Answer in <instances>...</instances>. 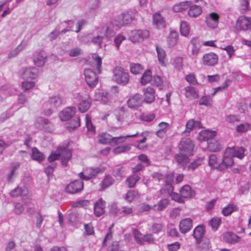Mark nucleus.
<instances>
[{
  "label": "nucleus",
  "mask_w": 251,
  "mask_h": 251,
  "mask_svg": "<svg viewBox=\"0 0 251 251\" xmlns=\"http://www.w3.org/2000/svg\"><path fill=\"white\" fill-rule=\"evenodd\" d=\"M181 152L176 154L175 158L179 165L184 167L189 162V159L188 157V154H185L184 155Z\"/></svg>",
  "instance_id": "nucleus-31"
},
{
  "label": "nucleus",
  "mask_w": 251,
  "mask_h": 251,
  "mask_svg": "<svg viewBox=\"0 0 251 251\" xmlns=\"http://www.w3.org/2000/svg\"><path fill=\"white\" fill-rule=\"evenodd\" d=\"M192 4L191 1H184L181 2L176 3L173 6V10L175 12H181L184 10H186Z\"/></svg>",
  "instance_id": "nucleus-25"
},
{
  "label": "nucleus",
  "mask_w": 251,
  "mask_h": 251,
  "mask_svg": "<svg viewBox=\"0 0 251 251\" xmlns=\"http://www.w3.org/2000/svg\"><path fill=\"white\" fill-rule=\"evenodd\" d=\"M91 104V100L89 96L82 98L78 103V107L80 112L84 113L90 108Z\"/></svg>",
  "instance_id": "nucleus-21"
},
{
  "label": "nucleus",
  "mask_w": 251,
  "mask_h": 251,
  "mask_svg": "<svg viewBox=\"0 0 251 251\" xmlns=\"http://www.w3.org/2000/svg\"><path fill=\"white\" fill-rule=\"evenodd\" d=\"M76 112L75 107H68L64 109L59 113V117L61 121H65L70 119Z\"/></svg>",
  "instance_id": "nucleus-14"
},
{
  "label": "nucleus",
  "mask_w": 251,
  "mask_h": 251,
  "mask_svg": "<svg viewBox=\"0 0 251 251\" xmlns=\"http://www.w3.org/2000/svg\"><path fill=\"white\" fill-rule=\"evenodd\" d=\"M94 214L97 217H100L105 212V202L101 198L97 201L94 204Z\"/></svg>",
  "instance_id": "nucleus-17"
},
{
  "label": "nucleus",
  "mask_w": 251,
  "mask_h": 251,
  "mask_svg": "<svg viewBox=\"0 0 251 251\" xmlns=\"http://www.w3.org/2000/svg\"><path fill=\"white\" fill-rule=\"evenodd\" d=\"M180 31L182 36H188L190 32V27L186 22H181L180 25Z\"/></svg>",
  "instance_id": "nucleus-47"
},
{
  "label": "nucleus",
  "mask_w": 251,
  "mask_h": 251,
  "mask_svg": "<svg viewBox=\"0 0 251 251\" xmlns=\"http://www.w3.org/2000/svg\"><path fill=\"white\" fill-rule=\"evenodd\" d=\"M221 223V219L218 217H215L213 218L209 221V224L213 229L216 230L219 226Z\"/></svg>",
  "instance_id": "nucleus-57"
},
{
  "label": "nucleus",
  "mask_w": 251,
  "mask_h": 251,
  "mask_svg": "<svg viewBox=\"0 0 251 251\" xmlns=\"http://www.w3.org/2000/svg\"><path fill=\"white\" fill-rule=\"evenodd\" d=\"M86 126L88 131L94 133L95 132V127L93 126L90 117L86 114L85 116Z\"/></svg>",
  "instance_id": "nucleus-55"
},
{
  "label": "nucleus",
  "mask_w": 251,
  "mask_h": 251,
  "mask_svg": "<svg viewBox=\"0 0 251 251\" xmlns=\"http://www.w3.org/2000/svg\"><path fill=\"white\" fill-rule=\"evenodd\" d=\"M207 148L210 151H218L222 149L220 144L216 140H212L208 143Z\"/></svg>",
  "instance_id": "nucleus-35"
},
{
  "label": "nucleus",
  "mask_w": 251,
  "mask_h": 251,
  "mask_svg": "<svg viewBox=\"0 0 251 251\" xmlns=\"http://www.w3.org/2000/svg\"><path fill=\"white\" fill-rule=\"evenodd\" d=\"M20 163L16 162L14 163L11 168L10 174L8 175L7 179L9 182H12L13 181L15 175L16 170L19 168Z\"/></svg>",
  "instance_id": "nucleus-49"
},
{
  "label": "nucleus",
  "mask_w": 251,
  "mask_h": 251,
  "mask_svg": "<svg viewBox=\"0 0 251 251\" xmlns=\"http://www.w3.org/2000/svg\"><path fill=\"white\" fill-rule=\"evenodd\" d=\"M251 19L245 16L240 17L236 24L235 27L237 30H247L251 27Z\"/></svg>",
  "instance_id": "nucleus-12"
},
{
  "label": "nucleus",
  "mask_w": 251,
  "mask_h": 251,
  "mask_svg": "<svg viewBox=\"0 0 251 251\" xmlns=\"http://www.w3.org/2000/svg\"><path fill=\"white\" fill-rule=\"evenodd\" d=\"M173 65L176 69L180 70L183 67L182 58L180 57H176L173 62Z\"/></svg>",
  "instance_id": "nucleus-60"
},
{
  "label": "nucleus",
  "mask_w": 251,
  "mask_h": 251,
  "mask_svg": "<svg viewBox=\"0 0 251 251\" xmlns=\"http://www.w3.org/2000/svg\"><path fill=\"white\" fill-rule=\"evenodd\" d=\"M174 188L172 184L170 183L167 182L164 187L160 189V193L162 197H165L170 195V194L173 191Z\"/></svg>",
  "instance_id": "nucleus-39"
},
{
  "label": "nucleus",
  "mask_w": 251,
  "mask_h": 251,
  "mask_svg": "<svg viewBox=\"0 0 251 251\" xmlns=\"http://www.w3.org/2000/svg\"><path fill=\"white\" fill-rule=\"evenodd\" d=\"M151 72L148 70L144 72L141 78V83L143 85H145L152 80Z\"/></svg>",
  "instance_id": "nucleus-38"
},
{
  "label": "nucleus",
  "mask_w": 251,
  "mask_h": 251,
  "mask_svg": "<svg viewBox=\"0 0 251 251\" xmlns=\"http://www.w3.org/2000/svg\"><path fill=\"white\" fill-rule=\"evenodd\" d=\"M114 182L113 178L110 176H106L102 181V187L103 189L110 186Z\"/></svg>",
  "instance_id": "nucleus-64"
},
{
  "label": "nucleus",
  "mask_w": 251,
  "mask_h": 251,
  "mask_svg": "<svg viewBox=\"0 0 251 251\" xmlns=\"http://www.w3.org/2000/svg\"><path fill=\"white\" fill-rule=\"evenodd\" d=\"M194 144L189 138L182 139L179 145L178 148L180 152L188 155H191L193 151Z\"/></svg>",
  "instance_id": "nucleus-6"
},
{
  "label": "nucleus",
  "mask_w": 251,
  "mask_h": 251,
  "mask_svg": "<svg viewBox=\"0 0 251 251\" xmlns=\"http://www.w3.org/2000/svg\"><path fill=\"white\" fill-rule=\"evenodd\" d=\"M80 125V119L78 117H75L67 126V128L72 131L76 128L78 127Z\"/></svg>",
  "instance_id": "nucleus-37"
},
{
  "label": "nucleus",
  "mask_w": 251,
  "mask_h": 251,
  "mask_svg": "<svg viewBox=\"0 0 251 251\" xmlns=\"http://www.w3.org/2000/svg\"><path fill=\"white\" fill-rule=\"evenodd\" d=\"M140 179V176L139 174H133L126 179V182L128 185V187H134L137 182Z\"/></svg>",
  "instance_id": "nucleus-36"
},
{
  "label": "nucleus",
  "mask_w": 251,
  "mask_h": 251,
  "mask_svg": "<svg viewBox=\"0 0 251 251\" xmlns=\"http://www.w3.org/2000/svg\"><path fill=\"white\" fill-rule=\"evenodd\" d=\"M35 126L38 128L44 129L48 132H51L53 129L52 124L48 120L43 117H38L37 119Z\"/></svg>",
  "instance_id": "nucleus-10"
},
{
  "label": "nucleus",
  "mask_w": 251,
  "mask_h": 251,
  "mask_svg": "<svg viewBox=\"0 0 251 251\" xmlns=\"http://www.w3.org/2000/svg\"><path fill=\"white\" fill-rule=\"evenodd\" d=\"M33 63L38 67L43 66L47 60V55L44 51L36 52L33 57Z\"/></svg>",
  "instance_id": "nucleus-15"
},
{
  "label": "nucleus",
  "mask_w": 251,
  "mask_h": 251,
  "mask_svg": "<svg viewBox=\"0 0 251 251\" xmlns=\"http://www.w3.org/2000/svg\"><path fill=\"white\" fill-rule=\"evenodd\" d=\"M139 134L138 132L133 134V135H127L125 136H119V137H112L111 142H110V145L112 146H115L117 144H121L124 143L126 138L129 137H135Z\"/></svg>",
  "instance_id": "nucleus-24"
},
{
  "label": "nucleus",
  "mask_w": 251,
  "mask_h": 251,
  "mask_svg": "<svg viewBox=\"0 0 251 251\" xmlns=\"http://www.w3.org/2000/svg\"><path fill=\"white\" fill-rule=\"evenodd\" d=\"M111 23L112 25L119 27L126 25L122 14L117 16L111 22Z\"/></svg>",
  "instance_id": "nucleus-50"
},
{
  "label": "nucleus",
  "mask_w": 251,
  "mask_h": 251,
  "mask_svg": "<svg viewBox=\"0 0 251 251\" xmlns=\"http://www.w3.org/2000/svg\"><path fill=\"white\" fill-rule=\"evenodd\" d=\"M92 59L93 63L95 64V66L96 67L98 73H101V58L98 54L95 53L92 55Z\"/></svg>",
  "instance_id": "nucleus-43"
},
{
  "label": "nucleus",
  "mask_w": 251,
  "mask_h": 251,
  "mask_svg": "<svg viewBox=\"0 0 251 251\" xmlns=\"http://www.w3.org/2000/svg\"><path fill=\"white\" fill-rule=\"evenodd\" d=\"M237 209L238 208L236 205L233 204H229L223 208L222 213L225 216H227L234 211H237Z\"/></svg>",
  "instance_id": "nucleus-40"
},
{
  "label": "nucleus",
  "mask_w": 251,
  "mask_h": 251,
  "mask_svg": "<svg viewBox=\"0 0 251 251\" xmlns=\"http://www.w3.org/2000/svg\"><path fill=\"white\" fill-rule=\"evenodd\" d=\"M39 74L38 70L35 67L23 68L20 73V75L24 79L36 78Z\"/></svg>",
  "instance_id": "nucleus-7"
},
{
  "label": "nucleus",
  "mask_w": 251,
  "mask_h": 251,
  "mask_svg": "<svg viewBox=\"0 0 251 251\" xmlns=\"http://www.w3.org/2000/svg\"><path fill=\"white\" fill-rule=\"evenodd\" d=\"M180 194L182 197L184 198H190L194 195L190 186L186 185L183 186L180 190Z\"/></svg>",
  "instance_id": "nucleus-33"
},
{
  "label": "nucleus",
  "mask_w": 251,
  "mask_h": 251,
  "mask_svg": "<svg viewBox=\"0 0 251 251\" xmlns=\"http://www.w3.org/2000/svg\"><path fill=\"white\" fill-rule=\"evenodd\" d=\"M26 46V44L23 41L15 49L11 51L8 54V57L12 58L16 56L18 53L23 50Z\"/></svg>",
  "instance_id": "nucleus-44"
},
{
  "label": "nucleus",
  "mask_w": 251,
  "mask_h": 251,
  "mask_svg": "<svg viewBox=\"0 0 251 251\" xmlns=\"http://www.w3.org/2000/svg\"><path fill=\"white\" fill-rule=\"evenodd\" d=\"M202 13L201 6L196 4L191 5L188 11V15L193 18H197Z\"/></svg>",
  "instance_id": "nucleus-28"
},
{
  "label": "nucleus",
  "mask_w": 251,
  "mask_h": 251,
  "mask_svg": "<svg viewBox=\"0 0 251 251\" xmlns=\"http://www.w3.org/2000/svg\"><path fill=\"white\" fill-rule=\"evenodd\" d=\"M130 149L131 146L129 145L119 146L113 150V152L114 154H119L122 152L129 151Z\"/></svg>",
  "instance_id": "nucleus-52"
},
{
  "label": "nucleus",
  "mask_w": 251,
  "mask_h": 251,
  "mask_svg": "<svg viewBox=\"0 0 251 251\" xmlns=\"http://www.w3.org/2000/svg\"><path fill=\"white\" fill-rule=\"evenodd\" d=\"M138 196V192L134 190L128 191L126 195V199L128 201H133Z\"/></svg>",
  "instance_id": "nucleus-62"
},
{
  "label": "nucleus",
  "mask_w": 251,
  "mask_h": 251,
  "mask_svg": "<svg viewBox=\"0 0 251 251\" xmlns=\"http://www.w3.org/2000/svg\"><path fill=\"white\" fill-rule=\"evenodd\" d=\"M124 18V21L126 25H128L132 22L134 20L136 14V11H133V12H127L121 14Z\"/></svg>",
  "instance_id": "nucleus-34"
},
{
  "label": "nucleus",
  "mask_w": 251,
  "mask_h": 251,
  "mask_svg": "<svg viewBox=\"0 0 251 251\" xmlns=\"http://www.w3.org/2000/svg\"><path fill=\"white\" fill-rule=\"evenodd\" d=\"M204 233V229L202 226H198L194 229L193 236L196 239L198 244H199L201 241V239L203 236Z\"/></svg>",
  "instance_id": "nucleus-30"
},
{
  "label": "nucleus",
  "mask_w": 251,
  "mask_h": 251,
  "mask_svg": "<svg viewBox=\"0 0 251 251\" xmlns=\"http://www.w3.org/2000/svg\"><path fill=\"white\" fill-rule=\"evenodd\" d=\"M130 72L131 73L137 75L140 74L143 68L140 64H131L130 67Z\"/></svg>",
  "instance_id": "nucleus-54"
},
{
  "label": "nucleus",
  "mask_w": 251,
  "mask_h": 251,
  "mask_svg": "<svg viewBox=\"0 0 251 251\" xmlns=\"http://www.w3.org/2000/svg\"><path fill=\"white\" fill-rule=\"evenodd\" d=\"M113 79L117 83L124 86L128 82L129 80V74L126 72L123 68L116 67L113 71Z\"/></svg>",
  "instance_id": "nucleus-2"
},
{
  "label": "nucleus",
  "mask_w": 251,
  "mask_h": 251,
  "mask_svg": "<svg viewBox=\"0 0 251 251\" xmlns=\"http://www.w3.org/2000/svg\"><path fill=\"white\" fill-rule=\"evenodd\" d=\"M212 103V99L210 96H204L201 98L199 101L200 105L206 106H211Z\"/></svg>",
  "instance_id": "nucleus-53"
},
{
  "label": "nucleus",
  "mask_w": 251,
  "mask_h": 251,
  "mask_svg": "<svg viewBox=\"0 0 251 251\" xmlns=\"http://www.w3.org/2000/svg\"><path fill=\"white\" fill-rule=\"evenodd\" d=\"M111 140V135L109 134L102 133L98 136V142L100 144L110 145Z\"/></svg>",
  "instance_id": "nucleus-42"
},
{
  "label": "nucleus",
  "mask_w": 251,
  "mask_h": 251,
  "mask_svg": "<svg viewBox=\"0 0 251 251\" xmlns=\"http://www.w3.org/2000/svg\"><path fill=\"white\" fill-rule=\"evenodd\" d=\"M68 221L71 223H75L78 221L79 215L77 212H73L67 216Z\"/></svg>",
  "instance_id": "nucleus-63"
},
{
  "label": "nucleus",
  "mask_w": 251,
  "mask_h": 251,
  "mask_svg": "<svg viewBox=\"0 0 251 251\" xmlns=\"http://www.w3.org/2000/svg\"><path fill=\"white\" fill-rule=\"evenodd\" d=\"M85 80L90 87H95L98 83V77L96 73L90 69H85L84 70Z\"/></svg>",
  "instance_id": "nucleus-8"
},
{
  "label": "nucleus",
  "mask_w": 251,
  "mask_h": 251,
  "mask_svg": "<svg viewBox=\"0 0 251 251\" xmlns=\"http://www.w3.org/2000/svg\"><path fill=\"white\" fill-rule=\"evenodd\" d=\"M202 160L201 159L195 160L194 162L191 163L187 167V170L189 171H193L195 170L198 166L201 165Z\"/></svg>",
  "instance_id": "nucleus-61"
},
{
  "label": "nucleus",
  "mask_w": 251,
  "mask_h": 251,
  "mask_svg": "<svg viewBox=\"0 0 251 251\" xmlns=\"http://www.w3.org/2000/svg\"><path fill=\"white\" fill-rule=\"evenodd\" d=\"M64 102V100L62 97L59 95H53L50 97L48 103L51 107L56 108L60 106Z\"/></svg>",
  "instance_id": "nucleus-18"
},
{
  "label": "nucleus",
  "mask_w": 251,
  "mask_h": 251,
  "mask_svg": "<svg viewBox=\"0 0 251 251\" xmlns=\"http://www.w3.org/2000/svg\"><path fill=\"white\" fill-rule=\"evenodd\" d=\"M149 32L147 30H133L128 34L129 39L133 43H139L149 37Z\"/></svg>",
  "instance_id": "nucleus-3"
},
{
  "label": "nucleus",
  "mask_w": 251,
  "mask_h": 251,
  "mask_svg": "<svg viewBox=\"0 0 251 251\" xmlns=\"http://www.w3.org/2000/svg\"><path fill=\"white\" fill-rule=\"evenodd\" d=\"M156 50L159 64L163 66H165L166 54L165 50L158 46H156Z\"/></svg>",
  "instance_id": "nucleus-27"
},
{
  "label": "nucleus",
  "mask_w": 251,
  "mask_h": 251,
  "mask_svg": "<svg viewBox=\"0 0 251 251\" xmlns=\"http://www.w3.org/2000/svg\"><path fill=\"white\" fill-rule=\"evenodd\" d=\"M153 23L158 28H162L165 27V22L159 13H156L153 15Z\"/></svg>",
  "instance_id": "nucleus-29"
},
{
  "label": "nucleus",
  "mask_w": 251,
  "mask_h": 251,
  "mask_svg": "<svg viewBox=\"0 0 251 251\" xmlns=\"http://www.w3.org/2000/svg\"><path fill=\"white\" fill-rule=\"evenodd\" d=\"M57 164L56 163H53L48 166L45 170L46 174L49 177H51L52 174L54 172V169L56 167Z\"/></svg>",
  "instance_id": "nucleus-58"
},
{
  "label": "nucleus",
  "mask_w": 251,
  "mask_h": 251,
  "mask_svg": "<svg viewBox=\"0 0 251 251\" xmlns=\"http://www.w3.org/2000/svg\"><path fill=\"white\" fill-rule=\"evenodd\" d=\"M155 115L154 113H142L139 116V119L147 122H151L155 118Z\"/></svg>",
  "instance_id": "nucleus-51"
},
{
  "label": "nucleus",
  "mask_w": 251,
  "mask_h": 251,
  "mask_svg": "<svg viewBox=\"0 0 251 251\" xmlns=\"http://www.w3.org/2000/svg\"><path fill=\"white\" fill-rule=\"evenodd\" d=\"M103 169L100 167L88 168L83 172L79 174V176L82 179L88 180L94 178L99 174L102 173Z\"/></svg>",
  "instance_id": "nucleus-5"
},
{
  "label": "nucleus",
  "mask_w": 251,
  "mask_h": 251,
  "mask_svg": "<svg viewBox=\"0 0 251 251\" xmlns=\"http://www.w3.org/2000/svg\"><path fill=\"white\" fill-rule=\"evenodd\" d=\"M60 154L61 156V162L62 164L64 166H67L68 165V162L70 160L72 157L71 151L67 149H64L62 151Z\"/></svg>",
  "instance_id": "nucleus-32"
},
{
  "label": "nucleus",
  "mask_w": 251,
  "mask_h": 251,
  "mask_svg": "<svg viewBox=\"0 0 251 251\" xmlns=\"http://www.w3.org/2000/svg\"><path fill=\"white\" fill-rule=\"evenodd\" d=\"M32 158L33 160L40 162L44 160L45 156L36 148H33L32 149Z\"/></svg>",
  "instance_id": "nucleus-41"
},
{
  "label": "nucleus",
  "mask_w": 251,
  "mask_h": 251,
  "mask_svg": "<svg viewBox=\"0 0 251 251\" xmlns=\"http://www.w3.org/2000/svg\"><path fill=\"white\" fill-rule=\"evenodd\" d=\"M184 94L189 99H196L199 97L198 90L193 86H187L183 89Z\"/></svg>",
  "instance_id": "nucleus-19"
},
{
  "label": "nucleus",
  "mask_w": 251,
  "mask_h": 251,
  "mask_svg": "<svg viewBox=\"0 0 251 251\" xmlns=\"http://www.w3.org/2000/svg\"><path fill=\"white\" fill-rule=\"evenodd\" d=\"M143 102L142 96L139 93L131 96L127 101V105L131 108H136L140 106Z\"/></svg>",
  "instance_id": "nucleus-13"
},
{
  "label": "nucleus",
  "mask_w": 251,
  "mask_h": 251,
  "mask_svg": "<svg viewBox=\"0 0 251 251\" xmlns=\"http://www.w3.org/2000/svg\"><path fill=\"white\" fill-rule=\"evenodd\" d=\"M193 226L192 220L190 218H185L179 223V230L180 232L185 234L190 231Z\"/></svg>",
  "instance_id": "nucleus-16"
},
{
  "label": "nucleus",
  "mask_w": 251,
  "mask_h": 251,
  "mask_svg": "<svg viewBox=\"0 0 251 251\" xmlns=\"http://www.w3.org/2000/svg\"><path fill=\"white\" fill-rule=\"evenodd\" d=\"M251 130V123H245L238 125L236 130L238 133H243Z\"/></svg>",
  "instance_id": "nucleus-45"
},
{
  "label": "nucleus",
  "mask_w": 251,
  "mask_h": 251,
  "mask_svg": "<svg viewBox=\"0 0 251 251\" xmlns=\"http://www.w3.org/2000/svg\"><path fill=\"white\" fill-rule=\"evenodd\" d=\"M169 200L168 199L164 198L160 200L157 204V209L158 211H162L168 205Z\"/></svg>",
  "instance_id": "nucleus-56"
},
{
  "label": "nucleus",
  "mask_w": 251,
  "mask_h": 251,
  "mask_svg": "<svg viewBox=\"0 0 251 251\" xmlns=\"http://www.w3.org/2000/svg\"><path fill=\"white\" fill-rule=\"evenodd\" d=\"M178 40V35L176 32H171L168 39L169 46L170 47H174L177 43Z\"/></svg>",
  "instance_id": "nucleus-46"
},
{
  "label": "nucleus",
  "mask_w": 251,
  "mask_h": 251,
  "mask_svg": "<svg viewBox=\"0 0 251 251\" xmlns=\"http://www.w3.org/2000/svg\"><path fill=\"white\" fill-rule=\"evenodd\" d=\"M219 15L214 12L210 14L206 18L205 22L208 26L211 28H216L218 26L219 22Z\"/></svg>",
  "instance_id": "nucleus-20"
},
{
  "label": "nucleus",
  "mask_w": 251,
  "mask_h": 251,
  "mask_svg": "<svg viewBox=\"0 0 251 251\" xmlns=\"http://www.w3.org/2000/svg\"><path fill=\"white\" fill-rule=\"evenodd\" d=\"M113 25L111 22L108 25L103 24L98 26L96 31L98 33L102 34L104 38L109 40L116 34L115 31L113 28Z\"/></svg>",
  "instance_id": "nucleus-4"
},
{
  "label": "nucleus",
  "mask_w": 251,
  "mask_h": 251,
  "mask_svg": "<svg viewBox=\"0 0 251 251\" xmlns=\"http://www.w3.org/2000/svg\"><path fill=\"white\" fill-rule=\"evenodd\" d=\"M202 64L207 66H214L218 62V56L215 53L205 54L202 58Z\"/></svg>",
  "instance_id": "nucleus-9"
},
{
  "label": "nucleus",
  "mask_w": 251,
  "mask_h": 251,
  "mask_svg": "<svg viewBox=\"0 0 251 251\" xmlns=\"http://www.w3.org/2000/svg\"><path fill=\"white\" fill-rule=\"evenodd\" d=\"M245 148L242 147L227 148L225 151L222 162L218 163L216 155L212 154L209 156L208 165L210 167L217 168L219 170H225L233 164V157H236L242 159L245 156Z\"/></svg>",
  "instance_id": "nucleus-1"
},
{
  "label": "nucleus",
  "mask_w": 251,
  "mask_h": 251,
  "mask_svg": "<svg viewBox=\"0 0 251 251\" xmlns=\"http://www.w3.org/2000/svg\"><path fill=\"white\" fill-rule=\"evenodd\" d=\"M216 135V132L214 131L206 130L201 131L199 136V139L201 141H204L212 139Z\"/></svg>",
  "instance_id": "nucleus-26"
},
{
  "label": "nucleus",
  "mask_w": 251,
  "mask_h": 251,
  "mask_svg": "<svg viewBox=\"0 0 251 251\" xmlns=\"http://www.w3.org/2000/svg\"><path fill=\"white\" fill-rule=\"evenodd\" d=\"M126 39V37L122 34H119L116 36L114 42L117 49H119L122 42Z\"/></svg>",
  "instance_id": "nucleus-59"
},
{
  "label": "nucleus",
  "mask_w": 251,
  "mask_h": 251,
  "mask_svg": "<svg viewBox=\"0 0 251 251\" xmlns=\"http://www.w3.org/2000/svg\"><path fill=\"white\" fill-rule=\"evenodd\" d=\"M96 32H97L96 31ZM104 38V36L102 34H100L97 33V35L94 36L92 38L91 42L94 45L98 46L100 48H101Z\"/></svg>",
  "instance_id": "nucleus-48"
},
{
  "label": "nucleus",
  "mask_w": 251,
  "mask_h": 251,
  "mask_svg": "<svg viewBox=\"0 0 251 251\" xmlns=\"http://www.w3.org/2000/svg\"><path fill=\"white\" fill-rule=\"evenodd\" d=\"M224 240L229 244H235L240 242L241 238L239 236L231 232H226L223 235Z\"/></svg>",
  "instance_id": "nucleus-22"
},
{
  "label": "nucleus",
  "mask_w": 251,
  "mask_h": 251,
  "mask_svg": "<svg viewBox=\"0 0 251 251\" xmlns=\"http://www.w3.org/2000/svg\"><path fill=\"white\" fill-rule=\"evenodd\" d=\"M144 100L147 103H151L155 100V91L151 87H147L143 90Z\"/></svg>",
  "instance_id": "nucleus-23"
},
{
  "label": "nucleus",
  "mask_w": 251,
  "mask_h": 251,
  "mask_svg": "<svg viewBox=\"0 0 251 251\" xmlns=\"http://www.w3.org/2000/svg\"><path fill=\"white\" fill-rule=\"evenodd\" d=\"M83 188V182L81 180H76L70 183L66 187V191L70 194H75L81 191Z\"/></svg>",
  "instance_id": "nucleus-11"
}]
</instances>
